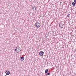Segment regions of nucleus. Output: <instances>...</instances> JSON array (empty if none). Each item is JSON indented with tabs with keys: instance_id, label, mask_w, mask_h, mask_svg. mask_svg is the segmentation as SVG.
Here are the masks:
<instances>
[{
	"instance_id": "6e6552de",
	"label": "nucleus",
	"mask_w": 76,
	"mask_h": 76,
	"mask_svg": "<svg viewBox=\"0 0 76 76\" xmlns=\"http://www.w3.org/2000/svg\"><path fill=\"white\" fill-rule=\"evenodd\" d=\"M48 72V69H46L45 70V73H47Z\"/></svg>"
},
{
	"instance_id": "1a4fd4ad",
	"label": "nucleus",
	"mask_w": 76,
	"mask_h": 76,
	"mask_svg": "<svg viewBox=\"0 0 76 76\" xmlns=\"http://www.w3.org/2000/svg\"><path fill=\"white\" fill-rule=\"evenodd\" d=\"M50 73H50V72H49V73H47L46 74V76H48V75H50Z\"/></svg>"
},
{
	"instance_id": "4468645a",
	"label": "nucleus",
	"mask_w": 76,
	"mask_h": 76,
	"mask_svg": "<svg viewBox=\"0 0 76 76\" xmlns=\"http://www.w3.org/2000/svg\"><path fill=\"white\" fill-rule=\"evenodd\" d=\"M7 76V75H5L4 76Z\"/></svg>"
},
{
	"instance_id": "7ed1b4c3",
	"label": "nucleus",
	"mask_w": 76,
	"mask_h": 76,
	"mask_svg": "<svg viewBox=\"0 0 76 76\" xmlns=\"http://www.w3.org/2000/svg\"><path fill=\"white\" fill-rule=\"evenodd\" d=\"M59 27H60L61 28H63V26H64V24H63V23H59Z\"/></svg>"
},
{
	"instance_id": "f03ea898",
	"label": "nucleus",
	"mask_w": 76,
	"mask_h": 76,
	"mask_svg": "<svg viewBox=\"0 0 76 76\" xmlns=\"http://www.w3.org/2000/svg\"><path fill=\"white\" fill-rule=\"evenodd\" d=\"M35 24V26L37 28H39L40 26V23L38 22H37Z\"/></svg>"
},
{
	"instance_id": "39448f33",
	"label": "nucleus",
	"mask_w": 76,
	"mask_h": 76,
	"mask_svg": "<svg viewBox=\"0 0 76 76\" xmlns=\"http://www.w3.org/2000/svg\"><path fill=\"white\" fill-rule=\"evenodd\" d=\"M5 73L6 75H10V72L9 71H6L5 72Z\"/></svg>"
},
{
	"instance_id": "f8f14e48",
	"label": "nucleus",
	"mask_w": 76,
	"mask_h": 76,
	"mask_svg": "<svg viewBox=\"0 0 76 76\" xmlns=\"http://www.w3.org/2000/svg\"><path fill=\"white\" fill-rule=\"evenodd\" d=\"M74 3H76V0H74Z\"/></svg>"
},
{
	"instance_id": "ddd939ff",
	"label": "nucleus",
	"mask_w": 76,
	"mask_h": 76,
	"mask_svg": "<svg viewBox=\"0 0 76 76\" xmlns=\"http://www.w3.org/2000/svg\"><path fill=\"white\" fill-rule=\"evenodd\" d=\"M74 4H75H75H76V3L75 2V3H74Z\"/></svg>"
},
{
	"instance_id": "423d86ee",
	"label": "nucleus",
	"mask_w": 76,
	"mask_h": 76,
	"mask_svg": "<svg viewBox=\"0 0 76 76\" xmlns=\"http://www.w3.org/2000/svg\"><path fill=\"white\" fill-rule=\"evenodd\" d=\"M20 60L21 61H23L24 60V58H25L24 57H21L20 58Z\"/></svg>"
},
{
	"instance_id": "0eeeda50",
	"label": "nucleus",
	"mask_w": 76,
	"mask_h": 76,
	"mask_svg": "<svg viewBox=\"0 0 76 76\" xmlns=\"http://www.w3.org/2000/svg\"><path fill=\"white\" fill-rule=\"evenodd\" d=\"M32 9H33V10H34H34H36V8L35 7H33L32 8Z\"/></svg>"
},
{
	"instance_id": "9b49d317",
	"label": "nucleus",
	"mask_w": 76,
	"mask_h": 76,
	"mask_svg": "<svg viewBox=\"0 0 76 76\" xmlns=\"http://www.w3.org/2000/svg\"><path fill=\"white\" fill-rule=\"evenodd\" d=\"M70 14H68V15H67V17H69H69H70Z\"/></svg>"
},
{
	"instance_id": "f257e3e1",
	"label": "nucleus",
	"mask_w": 76,
	"mask_h": 76,
	"mask_svg": "<svg viewBox=\"0 0 76 76\" xmlns=\"http://www.w3.org/2000/svg\"><path fill=\"white\" fill-rule=\"evenodd\" d=\"M15 51L16 53H19L21 51V48L19 47L15 48Z\"/></svg>"
},
{
	"instance_id": "9d476101",
	"label": "nucleus",
	"mask_w": 76,
	"mask_h": 76,
	"mask_svg": "<svg viewBox=\"0 0 76 76\" xmlns=\"http://www.w3.org/2000/svg\"><path fill=\"white\" fill-rule=\"evenodd\" d=\"M72 4L73 6H75V3L74 2H72Z\"/></svg>"
},
{
	"instance_id": "20e7f679",
	"label": "nucleus",
	"mask_w": 76,
	"mask_h": 76,
	"mask_svg": "<svg viewBox=\"0 0 76 76\" xmlns=\"http://www.w3.org/2000/svg\"><path fill=\"white\" fill-rule=\"evenodd\" d=\"M44 52H43L42 51H41L39 52V56H42L43 55H44Z\"/></svg>"
}]
</instances>
